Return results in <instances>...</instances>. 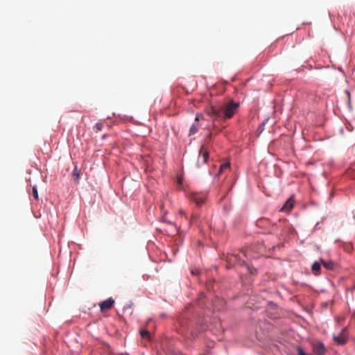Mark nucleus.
I'll list each match as a JSON object with an SVG mask.
<instances>
[{"instance_id": "1", "label": "nucleus", "mask_w": 355, "mask_h": 355, "mask_svg": "<svg viewBox=\"0 0 355 355\" xmlns=\"http://www.w3.org/2000/svg\"><path fill=\"white\" fill-rule=\"evenodd\" d=\"M239 107V103L232 100L225 105H211L206 110V113L214 118V120L220 119L225 121L234 115Z\"/></svg>"}, {"instance_id": "2", "label": "nucleus", "mask_w": 355, "mask_h": 355, "mask_svg": "<svg viewBox=\"0 0 355 355\" xmlns=\"http://www.w3.org/2000/svg\"><path fill=\"white\" fill-rule=\"evenodd\" d=\"M334 340L338 345H345L347 340L346 329L344 328L338 335H334Z\"/></svg>"}, {"instance_id": "3", "label": "nucleus", "mask_w": 355, "mask_h": 355, "mask_svg": "<svg viewBox=\"0 0 355 355\" xmlns=\"http://www.w3.org/2000/svg\"><path fill=\"white\" fill-rule=\"evenodd\" d=\"M207 198L206 193H192L191 200L194 202L197 205L200 206L205 202Z\"/></svg>"}, {"instance_id": "4", "label": "nucleus", "mask_w": 355, "mask_h": 355, "mask_svg": "<svg viewBox=\"0 0 355 355\" xmlns=\"http://www.w3.org/2000/svg\"><path fill=\"white\" fill-rule=\"evenodd\" d=\"M313 351L315 355H324L327 351V349L322 342L314 343L312 345Z\"/></svg>"}, {"instance_id": "5", "label": "nucleus", "mask_w": 355, "mask_h": 355, "mask_svg": "<svg viewBox=\"0 0 355 355\" xmlns=\"http://www.w3.org/2000/svg\"><path fill=\"white\" fill-rule=\"evenodd\" d=\"M227 261L230 265H234L238 263L241 266H244L245 264L244 261L241 260V258L238 254L228 255Z\"/></svg>"}, {"instance_id": "6", "label": "nucleus", "mask_w": 355, "mask_h": 355, "mask_svg": "<svg viewBox=\"0 0 355 355\" xmlns=\"http://www.w3.org/2000/svg\"><path fill=\"white\" fill-rule=\"evenodd\" d=\"M114 303V300L109 298L100 304V309L102 312L110 309Z\"/></svg>"}, {"instance_id": "7", "label": "nucleus", "mask_w": 355, "mask_h": 355, "mask_svg": "<svg viewBox=\"0 0 355 355\" xmlns=\"http://www.w3.org/2000/svg\"><path fill=\"white\" fill-rule=\"evenodd\" d=\"M321 261H315L312 264L311 270L314 275H318L320 272V268H321Z\"/></svg>"}, {"instance_id": "8", "label": "nucleus", "mask_w": 355, "mask_h": 355, "mask_svg": "<svg viewBox=\"0 0 355 355\" xmlns=\"http://www.w3.org/2000/svg\"><path fill=\"white\" fill-rule=\"evenodd\" d=\"M200 155L202 156L203 163H207L209 158L208 151L205 149V146H202L200 151Z\"/></svg>"}, {"instance_id": "9", "label": "nucleus", "mask_w": 355, "mask_h": 355, "mask_svg": "<svg viewBox=\"0 0 355 355\" xmlns=\"http://www.w3.org/2000/svg\"><path fill=\"white\" fill-rule=\"evenodd\" d=\"M293 208V202L292 200L291 199H288L286 203L284 204V205L283 206V207L282 208V211H291L292 209Z\"/></svg>"}, {"instance_id": "10", "label": "nucleus", "mask_w": 355, "mask_h": 355, "mask_svg": "<svg viewBox=\"0 0 355 355\" xmlns=\"http://www.w3.org/2000/svg\"><path fill=\"white\" fill-rule=\"evenodd\" d=\"M321 263L328 270H333L334 267V263L331 261H324L323 259H320Z\"/></svg>"}, {"instance_id": "11", "label": "nucleus", "mask_w": 355, "mask_h": 355, "mask_svg": "<svg viewBox=\"0 0 355 355\" xmlns=\"http://www.w3.org/2000/svg\"><path fill=\"white\" fill-rule=\"evenodd\" d=\"M199 127H200L199 124L196 122H194L190 128L189 135L196 134L198 132Z\"/></svg>"}, {"instance_id": "12", "label": "nucleus", "mask_w": 355, "mask_h": 355, "mask_svg": "<svg viewBox=\"0 0 355 355\" xmlns=\"http://www.w3.org/2000/svg\"><path fill=\"white\" fill-rule=\"evenodd\" d=\"M230 164L229 162H226V163L221 164L220 166V168H219L218 173L219 174L223 173L225 170L230 168Z\"/></svg>"}, {"instance_id": "13", "label": "nucleus", "mask_w": 355, "mask_h": 355, "mask_svg": "<svg viewBox=\"0 0 355 355\" xmlns=\"http://www.w3.org/2000/svg\"><path fill=\"white\" fill-rule=\"evenodd\" d=\"M140 335L142 338H149V331L145 329H141L140 331Z\"/></svg>"}, {"instance_id": "14", "label": "nucleus", "mask_w": 355, "mask_h": 355, "mask_svg": "<svg viewBox=\"0 0 355 355\" xmlns=\"http://www.w3.org/2000/svg\"><path fill=\"white\" fill-rule=\"evenodd\" d=\"M73 177L76 180H77L79 178V173L78 172L76 167H75V168L73 171Z\"/></svg>"}, {"instance_id": "15", "label": "nucleus", "mask_w": 355, "mask_h": 355, "mask_svg": "<svg viewBox=\"0 0 355 355\" xmlns=\"http://www.w3.org/2000/svg\"><path fill=\"white\" fill-rule=\"evenodd\" d=\"M33 193L34 198L35 200H38V192H37V187L35 186L33 187Z\"/></svg>"}, {"instance_id": "16", "label": "nucleus", "mask_w": 355, "mask_h": 355, "mask_svg": "<svg viewBox=\"0 0 355 355\" xmlns=\"http://www.w3.org/2000/svg\"><path fill=\"white\" fill-rule=\"evenodd\" d=\"M103 125L101 123H98L96 124L94 128L96 129V132L102 130Z\"/></svg>"}, {"instance_id": "17", "label": "nucleus", "mask_w": 355, "mask_h": 355, "mask_svg": "<svg viewBox=\"0 0 355 355\" xmlns=\"http://www.w3.org/2000/svg\"><path fill=\"white\" fill-rule=\"evenodd\" d=\"M203 119V115L201 113H198L195 117V122L197 123L198 121H199L200 120H202Z\"/></svg>"}, {"instance_id": "18", "label": "nucleus", "mask_w": 355, "mask_h": 355, "mask_svg": "<svg viewBox=\"0 0 355 355\" xmlns=\"http://www.w3.org/2000/svg\"><path fill=\"white\" fill-rule=\"evenodd\" d=\"M191 272L193 275H198L199 274V270L198 269H192Z\"/></svg>"}, {"instance_id": "19", "label": "nucleus", "mask_w": 355, "mask_h": 355, "mask_svg": "<svg viewBox=\"0 0 355 355\" xmlns=\"http://www.w3.org/2000/svg\"><path fill=\"white\" fill-rule=\"evenodd\" d=\"M298 355H307L301 348H298Z\"/></svg>"}, {"instance_id": "20", "label": "nucleus", "mask_w": 355, "mask_h": 355, "mask_svg": "<svg viewBox=\"0 0 355 355\" xmlns=\"http://www.w3.org/2000/svg\"><path fill=\"white\" fill-rule=\"evenodd\" d=\"M180 214L182 215V216H185V212L183 211V210H180L179 211Z\"/></svg>"}]
</instances>
